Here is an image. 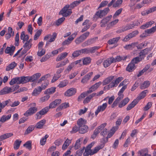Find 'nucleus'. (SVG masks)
I'll return each instance as SVG.
<instances>
[{
    "instance_id": "nucleus-1",
    "label": "nucleus",
    "mask_w": 156,
    "mask_h": 156,
    "mask_svg": "<svg viewBox=\"0 0 156 156\" xmlns=\"http://www.w3.org/2000/svg\"><path fill=\"white\" fill-rule=\"evenodd\" d=\"M114 77V76L111 75L103 81L102 83L103 86L109 84L104 87V90H108L110 89L116 87L118 84L123 79V77H119L113 80Z\"/></svg>"
},
{
    "instance_id": "nucleus-2",
    "label": "nucleus",
    "mask_w": 156,
    "mask_h": 156,
    "mask_svg": "<svg viewBox=\"0 0 156 156\" xmlns=\"http://www.w3.org/2000/svg\"><path fill=\"white\" fill-rule=\"evenodd\" d=\"M108 7L105 8L103 10H100L97 12L93 17L94 20L96 21L99 18H101L106 15L109 11Z\"/></svg>"
},
{
    "instance_id": "nucleus-3",
    "label": "nucleus",
    "mask_w": 156,
    "mask_h": 156,
    "mask_svg": "<svg viewBox=\"0 0 156 156\" xmlns=\"http://www.w3.org/2000/svg\"><path fill=\"white\" fill-rule=\"evenodd\" d=\"M30 107L24 114V115L26 117L30 116L36 113L37 111V108L36 107V104L33 103L30 105Z\"/></svg>"
},
{
    "instance_id": "nucleus-4",
    "label": "nucleus",
    "mask_w": 156,
    "mask_h": 156,
    "mask_svg": "<svg viewBox=\"0 0 156 156\" xmlns=\"http://www.w3.org/2000/svg\"><path fill=\"white\" fill-rule=\"evenodd\" d=\"M69 5H66L60 12V14L62 15L63 16L67 17L70 15L72 11L71 9H69Z\"/></svg>"
},
{
    "instance_id": "nucleus-5",
    "label": "nucleus",
    "mask_w": 156,
    "mask_h": 156,
    "mask_svg": "<svg viewBox=\"0 0 156 156\" xmlns=\"http://www.w3.org/2000/svg\"><path fill=\"white\" fill-rule=\"evenodd\" d=\"M136 57L134 58L131 61L126 68V70L131 72L133 71L136 68Z\"/></svg>"
},
{
    "instance_id": "nucleus-6",
    "label": "nucleus",
    "mask_w": 156,
    "mask_h": 156,
    "mask_svg": "<svg viewBox=\"0 0 156 156\" xmlns=\"http://www.w3.org/2000/svg\"><path fill=\"white\" fill-rule=\"evenodd\" d=\"M106 125V123H104L101 124L99 126H98L94 131L93 134L91 136V138L93 140L94 139L96 138L98 134L105 127Z\"/></svg>"
},
{
    "instance_id": "nucleus-7",
    "label": "nucleus",
    "mask_w": 156,
    "mask_h": 156,
    "mask_svg": "<svg viewBox=\"0 0 156 156\" xmlns=\"http://www.w3.org/2000/svg\"><path fill=\"white\" fill-rule=\"evenodd\" d=\"M49 109L48 107L47 106L42 109L40 112H37L36 115V119H40L41 117V115L46 114L49 111Z\"/></svg>"
},
{
    "instance_id": "nucleus-8",
    "label": "nucleus",
    "mask_w": 156,
    "mask_h": 156,
    "mask_svg": "<svg viewBox=\"0 0 156 156\" xmlns=\"http://www.w3.org/2000/svg\"><path fill=\"white\" fill-rule=\"evenodd\" d=\"M22 77H16L12 79L9 82V84L12 85L16 83L17 84H20L22 83Z\"/></svg>"
},
{
    "instance_id": "nucleus-9",
    "label": "nucleus",
    "mask_w": 156,
    "mask_h": 156,
    "mask_svg": "<svg viewBox=\"0 0 156 156\" xmlns=\"http://www.w3.org/2000/svg\"><path fill=\"white\" fill-rule=\"evenodd\" d=\"M148 49L146 48L142 50L139 53V55L137 57V62L140 61L144 57V56L147 54Z\"/></svg>"
},
{
    "instance_id": "nucleus-10",
    "label": "nucleus",
    "mask_w": 156,
    "mask_h": 156,
    "mask_svg": "<svg viewBox=\"0 0 156 156\" xmlns=\"http://www.w3.org/2000/svg\"><path fill=\"white\" fill-rule=\"evenodd\" d=\"M118 97L115 100L113 103L111 107L113 108L116 106L119 101L122 99L124 97V95L122 93L118 92Z\"/></svg>"
},
{
    "instance_id": "nucleus-11",
    "label": "nucleus",
    "mask_w": 156,
    "mask_h": 156,
    "mask_svg": "<svg viewBox=\"0 0 156 156\" xmlns=\"http://www.w3.org/2000/svg\"><path fill=\"white\" fill-rule=\"evenodd\" d=\"M102 83L101 81L96 83L90 88L89 90L87 91V92L91 93L95 91L101 84Z\"/></svg>"
},
{
    "instance_id": "nucleus-12",
    "label": "nucleus",
    "mask_w": 156,
    "mask_h": 156,
    "mask_svg": "<svg viewBox=\"0 0 156 156\" xmlns=\"http://www.w3.org/2000/svg\"><path fill=\"white\" fill-rule=\"evenodd\" d=\"M114 58L113 57L107 58L103 62V65L105 68L109 66L113 62H114Z\"/></svg>"
},
{
    "instance_id": "nucleus-13",
    "label": "nucleus",
    "mask_w": 156,
    "mask_h": 156,
    "mask_svg": "<svg viewBox=\"0 0 156 156\" xmlns=\"http://www.w3.org/2000/svg\"><path fill=\"white\" fill-rule=\"evenodd\" d=\"M107 104L105 103L103 104L102 105H99L97 109L95 112V115H97L99 112L104 111L107 108Z\"/></svg>"
},
{
    "instance_id": "nucleus-14",
    "label": "nucleus",
    "mask_w": 156,
    "mask_h": 156,
    "mask_svg": "<svg viewBox=\"0 0 156 156\" xmlns=\"http://www.w3.org/2000/svg\"><path fill=\"white\" fill-rule=\"evenodd\" d=\"M148 150L144 148L139 151L138 152V156H151L150 154H148Z\"/></svg>"
},
{
    "instance_id": "nucleus-15",
    "label": "nucleus",
    "mask_w": 156,
    "mask_h": 156,
    "mask_svg": "<svg viewBox=\"0 0 156 156\" xmlns=\"http://www.w3.org/2000/svg\"><path fill=\"white\" fill-rule=\"evenodd\" d=\"M93 72H91L88 73L84 76L83 77L81 80V82L82 83H86L90 79L91 76L93 74Z\"/></svg>"
},
{
    "instance_id": "nucleus-16",
    "label": "nucleus",
    "mask_w": 156,
    "mask_h": 156,
    "mask_svg": "<svg viewBox=\"0 0 156 156\" xmlns=\"http://www.w3.org/2000/svg\"><path fill=\"white\" fill-rule=\"evenodd\" d=\"M76 90L75 88H70L67 90L65 93L66 96H71L74 95L76 92Z\"/></svg>"
},
{
    "instance_id": "nucleus-17",
    "label": "nucleus",
    "mask_w": 156,
    "mask_h": 156,
    "mask_svg": "<svg viewBox=\"0 0 156 156\" xmlns=\"http://www.w3.org/2000/svg\"><path fill=\"white\" fill-rule=\"evenodd\" d=\"M69 106V103L65 102L61 104L56 109V112H58Z\"/></svg>"
},
{
    "instance_id": "nucleus-18",
    "label": "nucleus",
    "mask_w": 156,
    "mask_h": 156,
    "mask_svg": "<svg viewBox=\"0 0 156 156\" xmlns=\"http://www.w3.org/2000/svg\"><path fill=\"white\" fill-rule=\"evenodd\" d=\"M97 38V37H95L88 40L82 44V46L83 47H86L94 43L95 42L96 39Z\"/></svg>"
},
{
    "instance_id": "nucleus-19",
    "label": "nucleus",
    "mask_w": 156,
    "mask_h": 156,
    "mask_svg": "<svg viewBox=\"0 0 156 156\" xmlns=\"http://www.w3.org/2000/svg\"><path fill=\"white\" fill-rule=\"evenodd\" d=\"M15 49V47L12 46L11 47H7L5 50V52L7 54H9L10 55H12Z\"/></svg>"
},
{
    "instance_id": "nucleus-20",
    "label": "nucleus",
    "mask_w": 156,
    "mask_h": 156,
    "mask_svg": "<svg viewBox=\"0 0 156 156\" xmlns=\"http://www.w3.org/2000/svg\"><path fill=\"white\" fill-rule=\"evenodd\" d=\"M154 23V22L153 21H151L142 25L140 27V28L141 29H145L151 27L152 25Z\"/></svg>"
},
{
    "instance_id": "nucleus-21",
    "label": "nucleus",
    "mask_w": 156,
    "mask_h": 156,
    "mask_svg": "<svg viewBox=\"0 0 156 156\" xmlns=\"http://www.w3.org/2000/svg\"><path fill=\"white\" fill-rule=\"evenodd\" d=\"M148 92L147 90H145L141 92L138 97H137V103L140 100L144 98Z\"/></svg>"
},
{
    "instance_id": "nucleus-22",
    "label": "nucleus",
    "mask_w": 156,
    "mask_h": 156,
    "mask_svg": "<svg viewBox=\"0 0 156 156\" xmlns=\"http://www.w3.org/2000/svg\"><path fill=\"white\" fill-rule=\"evenodd\" d=\"M13 135V134L11 133L4 134L0 136V141L5 139L9 138Z\"/></svg>"
},
{
    "instance_id": "nucleus-23",
    "label": "nucleus",
    "mask_w": 156,
    "mask_h": 156,
    "mask_svg": "<svg viewBox=\"0 0 156 156\" xmlns=\"http://www.w3.org/2000/svg\"><path fill=\"white\" fill-rule=\"evenodd\" d=\"M11 92H12L11 87H5L0 91V94H5Z\"/></svg>"
},
{
    "instance_id": "nucleus-24",
    "label": "nucleus",
    "mask_w": 156,
    "mask_h": 156,
    "mask_svg": "<svg viewBox=\"0 0 156 156\" xmlns=\"http://www.w3.org/2000/svg\"><path fill=\"white\" fill-rule=\"evenodd\" d=\"M120 38V37H116L111 39L108 41V44L110 45L114 44L116 43Z\"/></svg>"
},
{
    "instance_id": "nucleus-25",
    "label": "nucleus",
    "mask_w": 156,
    "mask_h": 156,
    "mask_svg": "<svg viewBox=\"0 0 156 156\" xmlns=\"http://www.w3.org/2000/svg\"><path fill=\"white\" fill-rule=\"evenodd\" d=\"M46 120L43 119L38 122L35 125V127L37 129H42L46 123Z\"/></svg>"
},
{
    "instance_id": "nucleus-26",
    "label": "nucleus",
    "mask_w": 156,
    "mask_h": 156,
    "mask_svg": "<svg viewBox=\"0 0 156 156\" xmlns=\"http://www.w3.org/2000/svg\"><path fill=\"white\" fill-rule=\"evenodd\" d=\"M127 56H120V55L117 56L115 58H114V62H119L122 61H125L127 58Z\"/></svg>"
},
{
    "instance_id": "nucleus-27",
    "label": "nucleus",
    "mask_w": 156,
    "mask_h": 156,
    "mask_svg": "<svg viewBox=\"0 0 156 156\" xmlns=\"http://www.w3.org/2000/svg\"><path fill=\"white\" fill-rule=\"evenodd\" d=\"M17 66V63L15 62H13L6 67L5 70L6 71H9L14 69Z\"/></svg>"
},
{
    "instance_id": "nucleus-28",
    "label": "nucleus",
    "mask_w": 156,
    "mask_h": 156,
    "mask_svg": "<svg viewBox=\"0 0 156 156\" xmlns=\"http://www.w3.org/2000/svg\"><path fill=\"white\" fill-rule=\"evenodd\" d=\"M136 47V43H133L131 44L126 45L124 47V48L126 50H130Z\"/></svg>"
},
{
    "instance_id": "nucleus-29",
    "label": "nucleus",
    "mask_w": 156,
    "mask_h": 156,
    "mask_svg": "<svg viewBox=\"0 0 156 156\" xmlns=\"http://www.w3.org/2000/svg\"><path fill=\"white\" fill-rule=\"evenodd\" d=\"M20 39L23 40V43H24L28 40L29 36L25 34L24 32L23 31L21 34Z\"/></svg>"
},
{
    "instance_id": "nucleus-30",
    "label": "nucleus",
    "mask_w": 156,
    "mask_h": 156,
    "mask_svg": "<svg viewBox=\"0 0 156 156\" xmlns=\"http://www.w3.org/2000/svg\"><path fill=\"white\" fill-rule=\"evenodd\" d=\"M69 60L68 59H66L63 61L61 62L57 63L56 65V68H59L65 66L67 63L69 62Z\"/></svg>"
},
{
    "instance_id": "nucleus-31",
    "label": "nucleus",
    "mask_w": 156,
    "mask_h": 156,
    "mask_svg": "<svg viewBox=\"0 0 156 156\" xmlns=\"http://www.w3.org/2000/svg\"><path fill=\"white\" fill-rule=\"evenodd\" d=\"M151 84V82L148 80L144 81L140 86V88L144 89L148 87Z\"/></svg>"
},
{
    "instance_id": "nucleus-32",
    "label": "nucleus",
    "mask_w": 156,
    "mask_h": 156,
    "mask_svg": "<svg viewBox=\"0 0 156 156\" xmlns=\"http://www.w3.org/2000/svg\"><path fill=\"white\" fill-rule=\"evenodd\" d=\"M56 89V87H52L44 91V93L48 95L52 94L55 92Z\"/></svg>"
},
{
    "instance_id": "nucleus-33",
    "label": "nucleus",
    "mask_w": 156,
    "mask_h": 156,
    "mask_svg": "<svg viewBox=\"0 0 156 156\" xmlns=\"http://www.w3.org/2000/svg\"><path fill=\"white\" fill-rule=\"evenodd\" d=\"M129 99L128 98H126L123 100L119 105V107L121 108L126 105L129 101Z\"/></svg>"
},
{
    "instance_id": "nucleus-34",
    "label": "nucleus",
    "mask_w": 156,
    "mask_h": 156,
    "mask_svg": "<svg viewBox=\"0 0 156 156\" xmlns=\"http://www.w3.org/2000/svg\"><path fill=\"white\" fill-rule=\"evenodd\" d=\"M79 128V133H87L88 130V127L86 125L82 126Z\"/></svg>"
},
{
    "instance_id": "nucleus-35",
    "label": "nucleus",
    "mask_w": 156,
    "mask_h": 156,
    "mask_svg": "<svg viewBox=\"0 0 156 156\" xmlns=\"http://www.w3.org/2000/svg\"><path fill=\"white\" fill-rule=\"evenodd\" d=\"M67 55L68 53L66 52L62 53L58 56L56 59V61L57 62L61 61L65 58L67 56Z\"/></svg>"
},
{
    "instance_id": "nucleus-36",
    "label": "nucleus",
    "mask_w": 156,
    "mask_h": 156,
    "mask_svg": "<svg viewBox=\"0 0 156 156\" xmlns=\"http://www.w3.org/2000/svg\"><path fill=\"white\" fill-rule=\"evenodd\" d=\"M156 31V27H153L151 28L145 30V32H146L147 35L148 36L150 34H153Z\"/></svg>"
},
{
    "instance_id": "nucleus-37",
    "label": "nucleus",
    "mask_w": 156,
    "mask_h": 156,
    "mask_svg": "<svg viewBox=\"0 0 156 156\" xmlns=\"http://www.w3.org/2000/svg\"><path fill=\"white\" fill-rule=\"evenodd\" d=\"M104 147L103 144H101L95 147L93 149H92L91 154H94L97 153L99 150L102 148Z\"/></svg>"
},
{
    "instance_id": "nucleus-38",
    "label": "nucleus",
    "mask_w": 156,
    "mask_h": 156,
    "mask_svg": "<svg viewBox=\"0 0 156 156\" xmlns=\"http://www.w3.org/2000/svg\"><path fill=\"white\" fill-rule=\"evenodd\" d=\"M42 90L40 87V86H39L35 88L33 92H32V95L36 96L38 95L42 91Z\"/></svg>"
},
{
    "instance_id": "nucleus-39",
    "label": "nucleus",
    "mask_w": 156,
    "mask_h": 156,
    "mask_svg": "<svg viewBox=\"0 0 156 156\" xmlns=\"http://www.w3.org/2000/svg\"><path fill=\"white\" fill-rule=\"evenodd\" d=\"M34 128L35 126H30L25 130L24 133V135H26L30 133L34 130Z\"/></svg>"
},
{
    "instance_id": "nucleus-40",
    "label": "nucleus",
    "mask_w": 156,
    "mask_h": 156,
    "mask_svg": "<svg viewBox=\"0 0 156 156\" xmlns=\"http://www.w3.org/2000/svg\"><path fill=\"white\" fill-rule=\"evenodd\" d=\"M95 94H92L86 97L83 101V103L84 104H87L89 102L90 100L94 97Z\"/></svg>"
},
{
    "instance_id": "nucleus-41",
    "label": "nucleus",
    "mask_w": 156,
    "mask_h": 156,
    "mask_svg": "<svg viewBox=\"0 0 156 156\" xmlns=\"http://www.w3.org/2000/svg\"><path fill=\"white\" fill-rule=\"evenodd\" d=\"M86 122L82 118L79 119L77 121V124L79 126V127H81L82 126H86Z\"/></svg>"
},
{
    "instance_id": "nucleus-42",
    "label": "nucleus",
    "mask_w": 156,
    "mask_h": 156,
    "mask_svg": "<svg viewBox=\"0 0 156 156\" xmlns=\"http://www.w3.org/2000/svg\"><path fill=\"white\" fill-rule=\"evenodd\" d=\"M86 39L81 35L79 37L77 38L75 40V42L77 44H79L82 42H83Z\"/></svg>"
},
{
    "instance_id": "nucleus-43",
    "label": "nucleus",
    "mask_w": 156,
    "mask_h": 156,
    "mask_svg": "<svg viewBox=\"0 0 156 156\" xmlns=\"http://www.w3.org/2000/svg\"><path fill=\"white\" fill-rule=\"evenodd\" d=\"M23 43L24 44L23 46V48L28 50L31 48L32 45V43H30L27 41Z\"/></svg>"
},
{
    "instance_id": "nucleus-44",
    "label": "nucleus",
    "mask_w": 156,
    "mask_h": 156,
    "mask_svg": "<svg viewBox=\"0 0 156 156\" xmlns=\"http://www.w3.org/2000/svg\"><path fill=\"white\" fill-rule=\"evenodd\" d=\"M11 117V115L2 116L0 119V121L2 123L5 122L6 120L9 119Z\"/></svg>"
},
{
    "instance_id": "nucleus-45",
    "label": "nucleus",
    "mask_w": 156,
    "mask_h": 156,
    "mask_svg": "<svg viewBox=\"0 0 156 156\" xmlns=\"http://www.w3.org/2000/svg\"><path fill=\"white\" fill-rule=\"evenodd\" d=\"M21 141L19 140H16L14 142V148L15 150L18 149L20 145Z\"/></svg>"
},
{
    "instance_id": "nucleus-46",
    "label": "nucleus",
    "mask_w": 156,
    "mask_h": 156,
    "mask_svg": "<svg viewBox=\"0 0 156 156\" xmlns=\"http://www.w3.org/2000/svg\"><path fill=\"white\" fill-rule=\"evenodd\" d=\"M136 100H134L130 104L128 105L126 108L127 110H129L135 106L136 104Z\"/></svg>"
},
{
    "instance_id": "nucleus-47",
    "label": "nucleus",
    "mask_w": 156,
    "mask_h": 156,
    "mask_svg": "<svg viewBox=\"0 0 156 156\" xmlns=\"http://www.w3.org/2000/svg\"><path fill=\"white\" fill-rule=\"evenodd\" d=\"M91 59L90 57H87L83 59V64L84 65H87L91 62Z\"/></svg>"
},
{
    "instance_id": "nucleus-48",
    "label": "nucleus",
    "mask_w": 156,
    "mask_h": 156,
    "mask_svg": "<svg viewBox=\"0 0 156 156\" xmlns=\"http://www.w3.org/2000/svg\"><path fill=\"white\" fill-rule=\"evenodd\" d=\"M48 136H49L48 134H46L44 137H42L40 141V144L41 145L43 146L45 144L47 139Z\"/></svg>"
},
{
    "instance_id": "nucleus-49",
    "label": "nucleus",
    "mask_w": 156,
    "mask_h": 156,
    "mask_svg": "<svg viewBox=\"0 0 156 156\" xmlns=\"http://www.w3.org/2000/svg\"><path fill=\"white\" fill-rule=\"evenodd\" d=\"M89 94L90 93H88L87 91L86 92H83L79 96L77 99L78 101H81L82 98H84Z\"/></svg>"
},
{
    "instance_id": "nucleus-50",
    "label": "nucleus",
    "mask_w": 156,
    "mask_h": 156,
    "mask_svg": "<svg viewBox=\"0 0 156 156\" xmlns=\"http://www.w3.org/2000/svg\"><path fill=\"white\" fill-rule=\"evenodd\" d=\"M73 40L69 37L68 38L64 41L62 43V44L63 45H69V44Z\"/></svg>"
},
{
    "instance_id": "nucleus-51",
    "label": "nucleus",
    "mask_w": 156,
    "mask_h": 156,
    "mask_svg": "<svg viewBox=\"0 0 156 156\" xmlns=\"http://www.w3.org/2000/svg\"><path fill=\"white\" fill-rule=\"evenodd\" d=\"M70 143V140L67 139L62 145V149L64 150L66 149Z\"/></svg>"
},
{
    "instance_id": "nucleus-52",
    "label": "nucleus",
    "mask_w": 156,
    "mask_h": 156,
    "mask_svg": "<svg viewBox=\"0 0 156 156\" xmlns=\"http://www.w3.org/2000/svg\"><path fill=\"white\" fill-rule=\"evenodd\" d=\"M100 48V47L99 46H94L88 48L89 53H94L96 50L99 49Z\"/></svg>"
},
{
    "instance_id": "nucleus-53",
    "label": "nucleus",
    "mask_w": 156,
    "mask_h": 156,
    "mask_svg": "<svg viewBox=\"0 0 156 156\" xmlns=\"http://www.w3.org/2000/svg\"><path fill=\"white\" fill-rule=\"evenodd\" d=\"M84 149V147L76 151L75 154V156H81Z\"/></svg>"
},
{
    "instance_id": "nucleus-54",
    "label": "nucleus",
    "mask_w": 156,
    "mask_h": 156,
    "mask_svg": "<svg viewBox=\"0 0 156 156\" xmlns=\"http://www.w3.org/2000/svg\"><path fill=\"white\" fill-rule=\"evenodd\" d=\"M92 150H89L87 148H86L85 151L83 154V156H88L89 155H92Z\"/></svg>"
},
{
    "instance_id": "nucleus-55",
    "label": "nucleus",
    "mask_w": 156,
    "mask_h": 156,
    "mask_svg": "<svg viewBox=\"0 0 156 156\" xmlns=\"http://www.w3.org/2000/svg\"><path fill=\"white\" fill-rule=\"evenodd\" d=\"M81 139H79L76 141L74 146V148L75 150L78 149L80 147V142Z\"/></svg>"
},
{
    "instance_id": "nucleus-56",
    "label": "nucleus",
    "mask_w": 156,
    "mask_h": 156,
    "mask_svg": "<svg viewBox=\"0 0 156 156\" xmlns=\"http://www.w3.org/2000/svg\"><path fill=\"white\" fill-rule=\"evenodd\" d=\"M81 2L80 1H75L73 2L72 3L70 4L69 7L73 9L74 7L77 6Z\"/></svg>"
},
{
    "instance_id": "nucleus-57",
    "label": "nucleus",
    "mask_w": 156,
    "mask_h": 156,
    "mask_svg": "<svg viewBox=\"0 0 156 156\" xmlns=\"http://www.w3.org/2000/svg\"><path fill=\"white\" fill-rule=\"evenodd\" d=\"M22 84L26 83L30 81L29 76H21Z\"/></svg>"
},
{
    "instance_id": "nucleus-58",
    "label": "nucleus",
    "mask_w": 156,
    "mask_h": 156,
    "mask_svg": "<svg viewBox=\"0 0 156 156\" xmlns=\"http://www.w3.org/2000/svg\"><path fill=\"white\" fill-rule=\"evenodd\" d=\"M68 81L67 80H64L60 82L59 84L58 85V87H63L66 86L68 84Z\"/></svg>"
},
{
    "instance_id": "nucleus-59",
    "label": "nucleus",
    "mask_w": 156,
    "mask_h": 156,
    "mask_svg": "<svg viewBox=\"0 0 156 156\" xmlns=\"http://www.w3.org/2000/svg\"><path fill=\"white\" fill-rule=\"evenodd\" d=\"M42 31V30L40 29L37 31L34 37V40H36L38 39L41 35Z\"/></svg>"
},
{
    "instance_id": "nucleus-60",
    "label": "nucleus",
    "mask_w": 156,
    "mask_h": 156,
    "mask_svg": "<svg viewBox=\"0 0 156 156\" xmlns=\"http://www.w3.org/2000/svg\"><path fill=\"white\" fill-rule=\"evenodd\" d=\"M23 146L27 148L29 150L31 149V142L30 141L27 142L24 144Z\"/></svg>"
},
{
    "instance_id": "nucleus-61",
    "label": "nucleus",
    "mask_w": 156,
    "mask_h": 156,
    "mask_svg": "<svg viewBox=\"0 0 156 156\" xmlns=\"http://www.w3.org/2000/svg\"><path fill=\"white\" fill-rule=\"evenodd\" d=\"M65 20V18L64 17L59 19L56 22L55 25L58 26H59Z\"/></svg>"
},
{
    "instance_id": "nucleus-62",
    "label": "nucleus",
    "mask_w": 156,
    "mask_h": 156,
    "mask_svg": "<svg viewBox=\"0 0 156 156\" xmlns=\"http://www.w3.org/2000/svg\"><path fill=\"white\" fill-rule=\"evenodd\" d=\"M50 57L51 55H50L46 54L42 57L40 60V61L41 62H44L48 60V59Z\"/></svg>"
},
{
    "instance_id": "nucleus-63",
    "label": "nucleus",
    "mask_w": 156,
    "mask_h": 156,
    "mask_svg": "<svg viewBox=\"0 0 156 156\" xmlns=\"http://www.w3.org/2000/svg\"><path fill=\"white\" fill-rule=\"evenodd\" d=\"M49 84V81L48 80H45L43 84L41 85L40 87L42 90H44L47 87Z\"/></svg>"
},
{
    "instance_id": "nucleus-64",
    "label": "nucleus",
    "mask_w": 156,
    "mask_h": 156,
    "mask_svg": "<svg viewBox=\"0 0 156 156\" xmlns=\"http://www.w3.org/2000/svg\"><path fill=\"white\" fill-rule=\"evenodd\" d=\"M122 10V8H120L117 10L113 16V18L115 19L116 18L117 16H119L121 13Z\"/></svg>"
}]
</instances>
